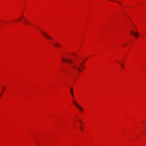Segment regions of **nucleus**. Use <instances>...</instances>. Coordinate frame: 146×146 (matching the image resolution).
Wrapping results in <instances>:
<instances>
[{"mask_svg": "<svg viewBox=\"0 0 146 146\" xmlns=\"http://www.w3.org/2000/svg\"><path fill=\"white\" fill-rule=\"evenodd\" d=\"M117 2L119 3V4L120 3V2Z\"/></svg>", "mask_w": 146, "mask_h": 146, "instance_id": "obj_11", "label": "nucleus"}, {"mask_svg": "<svg viewBox=\"0 0 146 146\" xmlns=\"http://www.w3.org/2000/svg\"><path fill=\"white\" fill-rule=\"evenodd\" d=\"M3 90H3V91L2 92H3Z\"/></svg>", "mask_w": 146, "mask_h": 146, "instance_id": "obj_13", "label": "nucleus"}, {"mask_svg": "<svg viewBox=\"0 0 146 146\" xmlns=\"http://www.w3.org/2000/svg\"><path fill=\"white\" fill-rule=\"evenodd\" d=\"M25 24H27L28 23L27 22H25Z\"/></svg>", "mask_w": 146, "mask_h": 146, "instance_id": "obj_10", "label": "nucleus"}, {"mask_svg": "<svg viewBox=\"0 0 146 146\" xmlns=\"http://www.w3.org/2000/svg\"><path fill=\"white\" fill-rule=\"evenodd\" d=\"M115 1V2H117V1Z\"/></svg>", "mask_w": 146, "mask_h": 146, "instance_id": "obj_14", "label": "nucleus"}, {"mask_svg": "<svg viewBox=\"0 0 146 146\" xmlns=\"http://www.w3.org/2000/svg\"><path fill=\"white\" fill-rule=\"evenodd\" d=\"M53 45L56 47H57L59 46H62L59 42H56L54 44H53Z\"/></svg>", "mask_w": 146, "mask_h": 146, "instance_id": "obj_6", "label": "nucleus"}, {"mask_svg": "<svg viewBox=\"0 0 146 146\" xmlns=\"http://www.w3.org/2000/svg\"><path fill=\"white\" fill-rule=\"evenodd\" d=\"M131 33L136 38H137V36L139 35V33L138 32H137V33H135L133 31H131Z\"/></svg>", "mask_w": 146, "mask_h": 146, "instance_id": "obj_5", "label": "nucleus"}, {"mask_svg": "<svg viewBox=\"0 0 146 146\" xmlns=\"http://www.w3.org/2000/svg\"><path fill=\"white\" fill-rule=\"evenodd\" d=\"M73 90L72 88H70V92L71 93V95L72 97L73 98L74 97V93H73Z\"/></svg>", "mask_w": 146, "mask_h": 146, "instance_id": "obj_7", "label": "nucleus"}, {"mask_svg": "<svg viewBox=\"0 0 146 146\" xmlns=\"http://www.w3.org/2000/svg\"><path fill=\"white\" fill-rule=\"evenodd\" d=\"M84 64L83 62L80 63L79 66H78L77 65H72V66L76 70H77L79 72H80L83 70L84 67Z\"/></svg>", "mask_w": 146, "mask_h": 146, "instance_id": "obj_1", "label": "nucleus"}, {"mask_svg": "<svg viewBox=\"0 0 146 146\" xmlns=\"http://www.w3.org/2000/svg\"><path fill=\"white\" fill-rule=\"evenodd\" d=\"M73 102L74 104L76 105V106L78 107L80 110L81 111L83 110V109L79 105H78L77 103L74 100L73 101Z\"/></svg>", "mask_w": 146, "mask_h": 146, "instance_id": "obj_3", "label": "nucleus"}, {"mask_svg": "<svg viewBox=\"0 0 146 146\" xmlns=\"http://www.w3.org/2000/svg\"><path fill=\"white\" fill-rule=\"evenodd\" d=\"M80 129H81V130H82V131H83V130H82V127H81L80 128Z\"/></svg>", "mask_w": 146, "mask_h": 146, "instance_id": "obj_9", "label": "nucleus"}, {"mask_svg": "<svg viewBox=\"0 0 146 146\" xmlns=\"http://www.w3.org/2000/svg\"><path fill=\"white\" fill-rule=\"evenodd\" d=\"M118 63L119 64H120V65H121V66L122 67H123V64H121L119 62H118Z\"/></svg>", "mask_w": 146, "mask_h": 146, "instance_id": "obj_8", "label": "nucleus"}, {"mask_svg": "<svg viewBox=\"0 0 146 146\" xmlns=\"http://www.w3.org/2000/svg\"><path fill=\"white\" fill-rule=\"evenodd\" d=\"M72 54L73 55H75L74 54Z\"/></svg>", "mask_w": 146, "mask_h": 146, "instance_id": "obj_12", "label": "nucleus"}, {"mask_svg": "<svg viewBox=\"0 0 146 146\" xmlns=\"http://www.w3.org/2000/svg\"><path fill=\"white\" fill-rule=\"evenodd\" d=\"M42 34L44 35V36L46 37L51 40L52 39V38L47 33L42 31Z\"/></svg>", "mask_w": 146, "mask_h": 146, "instance_id": "obj_2", "label": "nucleus"}, {"mask_svg": "<svg viewBox=\"0 0 146 146\" xmlns=\"http://www.w3.org/2000/svg\"><path fill=\"white\" fill-rule=\"evenodd\" d=\"M62 60L63 61L65 62L68 63L72 62V60L71 59H65L64 58H62Z\"/></svg>", "mask_w": 146, "mask_h": 146, "instance_id": "obj_4", "label": "nucleus"}]
</instances>
